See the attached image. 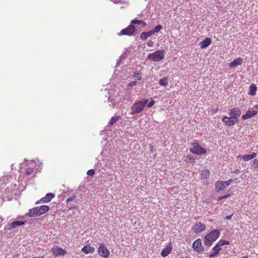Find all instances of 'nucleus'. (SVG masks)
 Returning a JSON list of instances; mask_svg holds the SVG:
<instances>
[{
  "mask_svg": "<svg viewBox=\"0 0 258 258\" xmlns=\"http://www.w3.org/2000/svg\"><path fill=\"white\" fill-rule=\"evenodd\" d=\"M148 103V100L145 98L136 102L131 108V109L133 111L132 114H137L141 112Z\"/></svg>",
  "mask_w": 258,
  "mask_h": 258,
  "instance_id": "1",
  "label": "nucleus"
},
{
  "mask_svg": "<svg viewBox=\"0 0 258 258\" xmlns=\"http://www.w3.org/2000/svg\"><path fill=\"white\" fill-rule=\"evenodd\" d=\"M220 236V232L217 230H214L209 233L205 236V244L208 246H211L213 242L216 241Z\"/></svg>",
  "mask_w": 258,
  "mask_h": 258,
  "instance_id": "2",
  "label": "nucleus"
},
{
  "mask_svg": "<svg viewBox=\"0 0 258 258\" xmlns=\"http://www.w3.org/2000/svg\"><path fill=\"white\" fill-rule=\"evenodd\" d=\"M165 51L164 50H156L148 54V58L152 61L158 62L164 58Z\"/></svg>",
  "mask_w": 258,
  "mask_h": 258,
  "instance_id": "3",
  "label": "nucleus"
},
{
  "mask_svg": "<svg viewBox=\"0 0 258 258\" xmlns=\"http://www.w3.org/2000/svg\"><path fill=\"white\" fill-rule=\"evenodd\" d=\"M190 151L193 154L198 155H204L206 153V150L203 148L198 142H194L190 144Z\"/></svg>",
  "mask_w": 258,
  "mask_h": 258,
  "instance_id": "4",
  "label": "nucleus"
},
{
  "mask_svg": "<svg viewBox=\"0 0 258 258\" xmlns=\"http://www.w3.org/2000/svg\"><path fill=\"white\" fill-rule=\"evenodd\" d=\"M229 244V242L225 240H220L219 241L216 245L213 248L212 252L209 255L210 258H213L216 256L221 250V246L224 245H228Z\"/></svg>",
  "mask_w": 258,
  "mask_h": 258,
  "instance_id": "5",
  "label": "nucleus"
},
{
  "mask_svg": "<svg viewBox=\"0 0 258 258\" xmlns=\"http://www.w3.org/2000/svg\"><path fill=\"white\" fill-rule=\"evenodd\" d=\"M99 255L104 258H108L110 255L109 250L107 248L104 243H101L98 248Z\"/></svg>",
  "mask_w": 258,
  "mask_h": 258,
  "instance_id": "6",
  "label": "nucleus"
},
{
  "mask_svg": "<svg viewBox=\"0 0 258 258\" xmlns=\"http://www.w3.org/2000/svg\"><path fill=\"white\" fill-rule=\"evenodd\" d=\"M135 31L136 29L135 26L131 24L125 29H122L121 31L118 33V35L132 36L135 32Z\"/></svg>",
  "mask_w": 258,
  "mask_h": 258,
  "instance_id": "7",
  "label": "nucleus"
},
{
  "mask_svg": "<svg viewBox=\"0 0 258 258\" xmlns=\"http://www.w3.org/2000/svg\"><path fill=\"white\" fill-rule=\"evenodd\" d=\"M192 230L195 233H200L206 230V226L205 224L200 222H196L192 227Z\"/></svg>",
  "mask_w": 258,
  "mask_h": 258,
  "instance_id": "8",
  "label": "nucleus"
},
{
  "mask_svg": "<svg viewBox=\"0 0 258 258\" xmlns=\"http://www.w3.org/2000/svg\"><path fill=\"white\" fill-rule=\"evenodd\" d=\"M51 252L54 256H63L67 252L64 249L57 246H53L51 248Z\"/></svg>",
  "mask_w": 258,
  "mask_h": 258,
  "instance_id": "9",
  "label": "nucleus"
},
{
  "mask_svg": "<svg viewBox=\"0 0 258 258\" xmlns=\"http://www.w3.org/2000/svg\"><path fill=\"white\" fill-rule=\"evenodd\" d=\"M192 248L196 252L199 253H201L204 251V248L202 246V241L200 238L197 239L194 242L192 243Z\"/></svg>",
  "mask_w": 258,
  "mask_h": 258,
  "instance_id": "10",
  "label": "nucleus"
},
{
  "mask_svg": "<svg viewBox=\"0 0 258 258\" xmlns=\"http://www.w3.org/2000/svg\"><path fill=\"white\" fill-rule=\"evenodd\" d=\"M241 112L238 108H233L230 110L229 115L236 120L237 122L239 121V117L240 116Z\"/></svg>",
  "mask_w": 258,
  "mask_h": 258,
  "instance_id": "11",
  "label": "nucleus"
},
{
  "mask_svg": "<svg viewBox=\"0 0 258 258\" xmlns=\"http://www.w3.org/2000/svg\"><path fill=\"white\" fill-rule=\"evenodd\" d=\"M54 197V195L52 193L47 194L45 197L41 198L39 200L36 202V204H39L40 203H47L49 202Z\"/></svg>",
  "mask_w": 258,
  "mask_h": 258,
  "instance_id": "12",
  "label": "nucleus"
},
{
  "mask_svg": "<svg viewBox=\"0 0 258 258\" xmlns=\"http://www.w3.org/2000/svg\"><path fill=\"white\" fill-rule=\"evenodd\" d=\"M222 121L227 126H233L235 124L236 122L237 121L235 120L232 116L228 117V116H224L222 119Z\"/></svg>",
  "mask_w": 258,
  "mask_h": 258,
  "instance_id": "13",
  "label": "nucleus"
},
{
  "mask_svg": "<svg viewBox=\"0 0 258 258\" xmlns=\"http://www.w3.org/2000/svg\"><path fill=\"white\" fill-rule=\"evenodd\" d=\"M172 250V242H169L165 247L162 250L161 252V255L163 257L167 256Z\"/></svg>",
  "mask_w": 258,
  "mask_h": 258,
  "instance_id": "14",
  "label": "nucleus"
},
{
  "mask_svg": "<svg viewBox=\"0 0 258 258\" xmlns=\"http://www.w3.org/2000/svg\"><path fill=\"white\" fill-rule=\"evenodd\" d=\"M257 113V111L254 110H248L246 111L245 113L242 115V119L243 120H246L255 116Z\"/></svg>",
  "mask_w": 258,
  "mask_h": 258,
  "instance_id": "15",
  "label": "nucleus"
},
{
  "mask_svg": "<svg viewBox=\"0 0 258 258\" xmlns=\"http://www.w3.org/2000/svg\"><path fill=\"white\" fill-rule=\"evenodd\" d=\"M25 224V221H16L8 224V229H14L17 226H21Z\"/></svg>",
  "mask_w": 258,
  "mask_h": 258,
  "instance_id": "16",
  "label": "nucleus"
},
{
  "mask_svg": "<svg viewBox=\"0 0 258 258\" xmlns=\"http://www.w3.org/2000/svg\"><path fill=\"white\" fill-rule=\"evenodd\" d=\"M243 59L240 57L234 59L233 61L231 62L229 64V67L234 68L238 66H240L242 63Z\"/></svg>",
  "mask_w": 258,
  "mask_h": 258,
  "instance_id": "17",
  "label": "nucleus"
},
{
  "mask_svg": "<svg viewBox=\"0 0 258 258\" xmlns=\"http://www.w3.org/2000/svg\"><path fill=\"white\" fill-rule=\"evenodd\" d=\"M212 40L210 38L207 37L200 42L201 48L204 49L208 47L211 43Z\"/></svg>",
  "mask_w": 258,
  "mask_h": 258,
  "instance_id": "18",
  "label": "nucleus"
},
{
  "mask_svg": "<svg viewBox=\"0 0 258 258\" xmlns=\"http://www.w3.org/2000/svg\"><path fill=\"white\" fill-rule=\"evenodd\" d=\"M226 188L223 181H218L215 183V189L217 191L224 190Z\"/></svg>",
  "mask_w": 258,
  "mask_h": 258,
  "instance_id": "19",
  "label": "nucleus"
},
{
  "mask_svg": "<svg viewBox=\"0 0 258 258\" xmlns=\"http://www.w3.org/2000/svg\"><path fill=\"white\" fill-rule=\"evenodd\" d=\"M82 251L85 254L93 253L95 251V248L93 246L86 245L82 248Z\"/></svg>",
  "mask_w": 258,
  "mask_h": 258,
  "instance_id": "20",
  "label": "nucleus"
},
{
  "mask_svg": "<svg viewBox=\"0 0 258 258\" xmlns=\"http://www.w3.org/2000/svg\"><path fill=\"white\" fill-rule=\"evenodd\" d=\"M28 215L30 217L39 216L38 211V207H35L32 209H30L29 210Z\"/></svg>",
  "mask_w": 258,
  "mask_h": 258,
  "instance_id": "21",
  "label": "nucleus"
},
{
  "mask_svg": "<svg viewBox=\"0 0 258 258\" xmlns=\"http://www.w3.org/2000/svg\"><path fill=\"white\" fill-rule=\"evenodd\" d=\"M37 207L39 216L47 213L49 209V207L45 205L38 206Z\"/></svg>",
  "mask_w": 258,
  "mask_h": 258,
  "instance_id": "22",
  "label": "nucleus"
},
{
  "mask_svg": "<svg viewBox=\"0 0 258 258\" xmlns=\"http://www.w3.org/2000/svg\"><path fill=\"white\" fill-rule=\"evenodd\" d=\"M185 161L187 163L191 164L192 165L195 164L196 162L195 158L191 155H188L186 156Z\"/></svg>",
  "mask_w": 258,
  "mask_h": 258,
  "instance_id": "23",
  "label": "nucleus"
},
{
  "mask_svg": "<svg viewBox=\"0 0 258 258\" xmlns=\"http://www.w3.org/2000/svg\"><path fill=\"white\" fill-rule=\"evenodd\" d=\"M257 88V86L254 84H252L249 87V91L248 94L252 96L255 95Z\"/></svg>",
  "mask_w": 258,
  "mask_h": 258,
  "instance_id": "24",
  "label": "nucleus"
},
{
  "mask_svg": "<svg viewBox=\"0 0 258 258\" xmlns=\"http://www.w3.org/2000/svg\"><path fill=\"white\" fill-rule=\"evenodd\" d=\"M132 24H139L142 25L143 27L146 26V23L142 20H133L131 21Z\"/></svg>",
  "mask_w": 258,
  "mask_h": 258,
  "instance_id": "25",
  "label": "nucleus"
},
{
  "mask_svg": "<svg viewBox=\"0 0 258 258\" xmlns=\"http://www.w3.org/2000/svg\"><path fill=\"white\" fill-rule=\"evenodd\" d=\"M210 174V172L209 170H205L201 173V177L203 179H206L209 177Z\"/></svg>",
  "mask_w": 258,
  "mask_h": 258,
  "instance_id": "26",
  "label": "nucleus"
},
{
  "mask_svg": "<svg viewBox=\"0 0 258 258\" xmlns=\"http://www.w3.org/2000/svg\"><path fill=\"white\" fill-rule=\"evenodd\" d=\"M120 119V116L118 115L112 116L109 123L108 124L110 125H113L117 120H118Z\"/></svg>",
  "mask_w": 258,
  "mask_h": 258,
  "instance_id": "27",
  "label": "nucleus"
},
{
  "mask_svg": "<svg viewBox=\"0 0 258 258\" xmlns=\"http://www.w3.org/2000/svg\"><path fill=\"white\" fill-rule=\"evenodd\" d=\"M159 83L161 86H166L168 84V80L167 77L160 79Z\"/></svg>",
  "mask_w": 258,
  "mask_h": 258,
  "instance_id": "28",
  "label": "nucleus"
},
{
  "mask_svg": "<svg viewBox=\"0 0 258 258\" xmlns=\"http://www.w3.org/2000/svg\"><path fill=\"white\" fill-rule=\"evenodd\" d=\"M238 158H242L245 161H248L251 159L250 155H240L238 156Z\"/></svg>",
  "mask_w": 258,
  "mask_h": 258,
  "instance_id": "29",
  "label": "nucleus"
},
{
  "mask_svg": "<svg viewBox=\"0 0 258 258\" xmlns=\"http://www.w3.org/2000/svg\"><path fill=\"white\" fill-rule=\"evenodd\" d=\"M253 164L252 167L254 170L258 171V160L255 159L253 160Z\"/></svg>",
  "mask_w": 258,
  "mask_h": 258,
  "instance_id": "30",
  "label": "nucleus"
},
{
  "mask_svg": "<svg viewBox=\"0 0 258 258\" xmlns=\"http://www.w3.org/2000/svg\"><path fill=\"white\" fill-rule=\"evenodd\" d=\"M33 172V168L29 167L27 168L25 171V174L27 175H30Z\"/></svg>",
  "mask_w": 258,
  "mask_h": 258,
  "instance_id": "31",
  "label": "nucleus"
},
{
  "mask_svg": "<svg viewBox=\"0 0 258 258\" xmlns=\"http://www.w3.org/2000/svg\"><path fill=\"white\" fill-rule=\"evenodd\" d=\"M133 76L136 78L137 80H141L142 79V76L139 73L135 72L133 74Z\"/></svg>",
  "mask_w": 258,
  "mask_h": 258,
  "instance_id": "32",
  "label": "nucleus"
},
{
  "mask_svg": "<svg viewBox=\"0 0 258 258\" xmlns=\"http://www.w3.org/2000/svg\"><path fill=\"white\" fill-rule=\"evenodd\" d=\"M163 27L161 25H158L157 26H156L154 29H153V31L154 33H157L159 32L161 29H162Z\"/></svg>",
  "mask_w": 258,
  "mask_h": 258,
  "instance_id": "33",
  "label": "nucleus"
},
{
  "mask_svg": "<svg viewBox=\"0 0 258 258\" xmlns=\"http://www.w3.org/2000/svg\"><path fill=\"white\" fill-rule=\"evenodd\" d=\"M148 37L147 36V33L146 32H142L141 33V34L140 35V39L142 40H145L146 39H147V38H148Z\"/></svg>",
  "mask_w": 258,
  "mask_h": 258,
  "instance_id": "34",
  "label": "nucleus"
},
{
  "mask_svg": "<svg viewBox=\"0 0 258 258\" xmlns=\"http://www.w3.org/2000/svg\"><path fill=\"white\" fill-rule=\"evenodd\" d=\"M75 198H76L75 196H73L68 198L66 200V202L67 203H69V202H71L73 201L74 200H75Z\"/></svg>",
  "mask_w": 258,
  "mask_h": 258,
  "instance_id": "35",
  "label": "nucleus"
},
{
  "mask_svg": "<svg viewBox=\"0 0 258 258\" xmlns=\"http://www.w3.org/2000/svg\"><path fill=\"white\" fill-rule=\"evenodd\" d=\"M155 104V101L153 100H151L150 102L147 103V106L148 108L152 107Z\"/></svg>",
  "mask_w": 258,
  "mask_h": 258,
  "instance_id": "36",
  "label": "nucleus"
},
{
  "mask_svg": "<svg viewBox=\"0 0 258 258\" xmlns=\"http://www.w3.org/2000/svg\"><path fill=\"white\" fill-rule=\"evenodd\" d=\"M95 174V170L94 169H90L87 171V174L89 176H93Z\"/></svg>",
  "mask_w": 258,
  "mask_h": 258,
  "instance_id": "37",
  "label": "nucleus"
},
{
  "mask_svg": "<svg viewBox=\"0 0 258 258\" xmlns=\"http://www.w3.org/2000/svg\"><path fill=\"white\" fill-rule=\"evenodd\" d=\"M232 181H233V180L231 179H230L227 181H224V183L225 185H226V187H228L230 185V184L232 182Z\"/></svg>",
  "mask_w": 258,
  "mask_h": 258,
  "instance_id": "38",
  "label": "nucleus"
},
{
  "mask_svg": "<svg viewBox=\"0 0 258 258\" xmlns=\"http://www.w3.org/2000/svg\"><path fill=\"white\" fill-rule=\"evenodd\" d=\"M146 33H147V36L148 37L151 36L152 35H154L155 34L153 30H152L149 31L148 32H146Z\"/></svg>",
  "mask_w": 258,
  "mask_h": 258,
  "instance_id": "39",
  "label": "nucleus"
},
{
  "mask_svg": "<svg viewBox=\"0 0 258 258\" xmlns=\"http://www.w3.org/2000/svg\"><path fill=\"white\" fill-rule=\"evenodd\" d=\"M231 194H228V195H225V196H223L220 197H219V200H222V199L227 198H228V197H230V196H231Z\"/></svg>",
  "mask_w": 258,
  "mask_h": 258,
  "instance_id": "40",
  "label": "nucleus"
},
{
  "mask_svg": "<svg viewBox=\"0 0 258 258\" xmlns=\"http://www.w3.org/2000/svg\"><path fill=\"white\" fill-rule=\"evenodd\" d=\"M136 84H137V81H132V82H131L128 84V86H129L133 87V86H134L136 85Z\"/></svg>",
  "mask_w": 258,
  "mask_h": 258,
  "instance_id": "41",
  "label": "nucleus"
},
{
  "mask_svg": "<svg viewBox=\"0 0 258 258\" xmlns=\"http://www.w3.org/2000/svg\"><path fill=\"white\" fill-rule=\"evenodd\" d=\"M153 45H154V42L151 40H149L147 42V45L149 47H153Z\"/></svg>",
  "mask_w": 258,
  "mask_h": 258,
  "instance_id": "42",
  "label": "nucleus"
},
{
  "mask_svg": "<svg viewBox=\"0 0 258 258\" xmlns=\"http://www.w3.org/2000/svg\"><path fill=\"white\" fill-rule=\"evenodd\" d=\"M219 110V109L218 108H217L216 109H212L211 110V112H212V114H214L215 113H216V112H218V111Z\"/></svg>",
  "mask_w": 258,
  "mask_h": 258,
  "instance_id": "43",
  "label": "nucleus"
},
{
  "mask_svg": "<svg viewBox=\"0 0 258 258\" xmlns=\"http://www.w3.org/2000/svg\"><path fill=\"white\" fill-rule=\"evenodd\" d=\"M256 155H257L256 153L255 152H253V153H252V154L250 155L251 159L255 158L256 156Z\"/></svg>",
  "mask_w": 258,
  "mask_h": 258,
  "instance_id": "44",
  "label": "nucleus"
},
{
  "mask_svg": "<svg viewBox=\"0 0 258 258\" xmlns=\"http://www.w3.org/2000/svg\"><path fill=\"white\" fill-rule=\"evenodd\" d=\"M232 217V215L226 216L225 218L227 220H230Z\"/></svg>",
  "mask_w": 258,
  "mask_h": 258,
  "instance_id": "45",
  "label": "nucleus"
},
{
  "mask_svg": "<svg viewBox=\"0 0 258 258\" xmlns=\"http://www.w3.org/2000/svg\"><path fill=\"white\" fill-rule=\"evenodd\" d=\"M19 256V254H15L14 255L13 258H17Z\"/></svg>",
  "mask_w": 258,
  "mask_h": 258,
  "instance_id": "46",
  "label": "nucleus"
},
{
  "mask_svg": "<svg viewBox=\"0 0 258 258\" xmlns=\"http://www.w3.org/2000/svg\"><path fill=\"white\" fill-rule=\"evenodd\" d=\"M254 107L257 109H258V104H256L254 105Z\"/></svg>",
  "mask_w": 258,
  "mask_h": 258,
  "instance_id": "47",
  "label": "nucleus"
},
{
  "mask_svg": "<svg viewBox=\"0 0 258 258\" xmlns=\"http://www.w3.org/2000/svg\"><path fill=\"white\" fill-rule=\"evenodd\" d=\"M242 258H248V256H244L242 257Z\"/></svg>",
  "mask_w": 258,
  "mask_h": 258,
  "instance_id": "48",
  "label": "nucleus"
},
{
  "mask_svg": "<svg viewBox=\"0 0 258 258\" xmlns=\"http://www.w3.org/2000/svg\"><path fill=\"white\" fill-rule=\"evenodd\" d=\"M181 258H187V257H182Z\"/></svg>",
  "mask_w": 258,
  "mask_h": 258,
  "instance_id": "49",
  "label": "nucleus"
}]
</instances>
